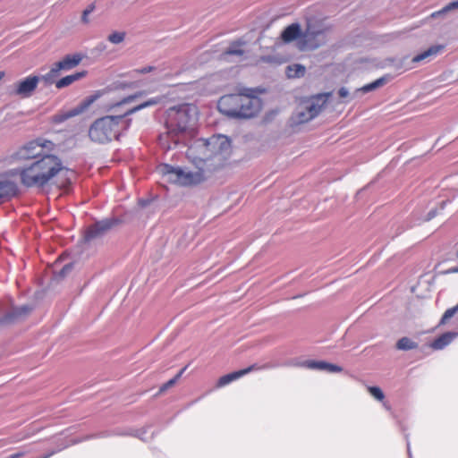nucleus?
<instances>
[{"mask_svg":"<svg viewBox=\"0 0 458 458\" xmlns=\"http://www.w3.org/2000/svg\"><path fill=\"white\" fill-rule=\"evenodd\" d=\"M163 97H155L125 110L121 114H110L97 119L89 129V137L91 141L98 144H106L119 137L126 131L131 124V119L128 116L147 107L159 104Z\"/></svg>","mask_w":458,"mask_h":458,"instance_id":"obj_1","label":"nucleus"},{"mask_svg":"<svg viewBox=\"0 0 458 458\" xmlns=\"http://www.w3.org/2000/svg\"><path fill=\"white\" fill-rule=\"evenodd\" d=\"M196 107L189 104H181L169 107L165 112L166 131L159 135V145L165 150H170L179 144H187L192 129L193 114Z\"/></svg>","mask_w":458,"mask_h":458,"instance_id":"obj_2","label":"nucleus"},{"mask_svg":"<svg viewBox=\"0 0 458 458\" xmlns=\"http://www.w3.org/2000/svg\"><path fill=\"white\" fill-rule=\"evenodd\" d=\"M63 169L64 166L59 157L44 155L21 168L11 170L10 174H19L21 184L27 188H43Z\"/></svg>","mask_w":458,"mask_h":458,"instance_id":"obj_3","label":"nucleus"},{"mask_svg":"<svg viewBox=\"0 0 458 458\" xmlns=\"http://www.w3.org/2000/svg\"><path fill=\"white\" fill-rule=\"evenodd\" d=\"M231 144L224 135H213L208 139H197L186 151L187 157L196 165L203 166L206 170L207 162L214 157H219L230 149Z\"/></svg>","mask_w":458,"mask_h":458,"instance_id":"obj_4","label":"nucleus"},{"mask_svg":"<svg viewBox=\"0 0 458 458\" xmlns=\"http://www.w3.org/2000/svg\"><path fill=\"white\" fill-rule=\"evenodd\" d=\"M261 100L246 94H229L220 98L217 108L220 113L233 119H250L261 110Z\"/></svg>","mask_w":458,"mask_h":458,"instance_id":"obj_5","label":"nucleus"},{"mask_svg":"<svg viewBox=\"0 0 458 458\" xmlns=\"http://www.w3.org/2000/svg\"><path fill=\"white\" fill-rule=\"evenodd\" d=\"M198 171L192 172L187 168L173 166L164 164L160 166V172L170 182L182 186H191L200 183L205 180V171L203 166L197 167Z\"/></svg>","mask_w":458,"mask_h":458,"instance_id":"obj_6","label":"nucleus"},{"mask_svg":"<svg viewBox=\"0 0 458 458\" xmlns=\"http://www.w3.org/2000/svg\"><path fill=\"white\" fill-rule=\"evenodd\" d=\"M331 93L318 94L301 101L293 114L296 123H304L317 117L325 107Z\"/></svg>","mask_w":458,"mask_h":458,"instance_id":"obj_7","label":"nucleus"},{"mask_svg":"<svg viewBox=\"0 0 458 458\" xmlns=\"http://www.w3.org/2000/svg\"><path fill=\"white\" fill-rule=\"evenodd\" d=\"M83 59V55L76 53L65 55L61 61L54 64L50 71L42 78L47 83H52L53 80L58 76L60 71H68L76 67Z\"/></svg>","mask_w":458,"mask_h":458,"instance_id":"obj_8","label":"nucleus"},{"mask_svg":"<svg viewBox=\"0 0 458 458\" xmlns=\"http://www.w3.org/2000/svg\"><path fill=\"white\" fill-rule=\"evenodd\" d=\"M39 77L30 75L23 80L18 81L12 86L10 94L17 96L21 98H28L32 96L33 92L38 87Z\"/></svg>","mask_w":458,"mask_h":458,"instance_id":"obj_9","label":"nucleus"},{"mask_svg":"<svg viewBox=\"0 0 458 458\" xmlns=\"http://www.w3.org/2000/svg\"><path fill=\"white\" fill-rule=\"evenodd\" d=\"M117 222L118 221L116 219L113 218H106L96 222L87 228L84 234V240L89 242L102 238L114 225L117 224Z\"/></svg>","mask_w":458,"mask_h":458,"instance_id":"obj_10","label":"nucleus"},{"mask_svg":"<svg viewBox=\"0 0 458 458\" xmlns=\"http://www.w3.org/2000/svg\"><path fill=\"white\" fill-rule=\"evenodd\" d=\"M32 307L30 305H22L12 307L1 318V325L13 324L24 319L32 311Z\"/></svg>","mask_w":458,"mask_h":458,"instance_id":"obj_11","label":"nucleus"},{"mask_svg":"<svg viewBox=\"0 0 458 458\" xmlns=\"http://www.w3.org/2000/svg\"><path fill=\"white\" fill-rule=\"evenodd\" d=\"M96 99H97L96 96L88 97L76 107H74L69 111L55 114L54 116V122L56 123H61L72 117L81 114L85 110H87L94 103V101Z\"/></svg>","mask_w":458,"mask_h":458,"instance_id":"obj_12","label":"nucleus"},{"mask_svg":"<svg viewBox=\"0 0 458 458\" xmlns=\"http://www.w3.org/2000/svg\"><path fill=\"white\" fill-rule=\"evenodd\" d=\"M44 145L38 140L30 141L21 148H20L14 154V157L17 159H35L42 151Z\"/></svg>","mask_w":458,"mask_h":458,"instance_id":"obj_13","label":"nucleus"},{"mask_svg":"<svg viewBox=\"0 0 458 458\" xmlns=\"http://www.w3.org/2000/svg\"><path fill=\"white\" fill-rule=\"evenodd\" d=\"M19 192L18 185L9 179H0V204L4 203Z\"/></svg>","mask_w":458,"mask_h":458,"instance_id":"obj_14","label":"nucleus"},{"mask_svg":"<svg viewBox=\"0 0 458 458\" xmlns=\"http://www.w3.org/2000/svg\"><path fill=\"white\" fill-rule=\"evenodd\" d=\"M144 95L143 91L137 92L135 94L127 96L122 100L115 103L109 104L106 106L107 112L113 113V114H121L128 108H124V106L133 102L136 98Z\"/></svg>","mask_w":458,"mask_h":458,"instance_id":"obj_15","label":"nucleus"},{"mask_svg":"<svg viewBox=\"0 0 458 458\" xmlns=\"http://www.w3.org/2000/svg\"><path fill=\"white\" fill-rule=\"evenodd\" d=\"M303 366L310 369L324 370L329 373H337L343 370V368L324 360H306Z\"/></svg>","mask_w":458,"mask_h":458,"instance_id":"obj_16","label":"nucleus"},{"mask_svg":"<svg viewBox=\"0 0 458 458\" xmlns=\"http://www.w3.org/2000/svg\"><path fill=\"white\" fill-rule=\"evenodd\" d=\"M260 368L259 367H257L256 365H251L246 369H240L238 371H233L232 373H229V374H226L225 376H222L218 381H217V386L218 387H223L228 384H230L231 382L240 378L241 377L253 371V370H257V369H259Z\"/></svg>","mask_w":458,"mask_h":458,"instance_id":"obj_17","label":"nucleus"},{"mask_svg":"<svg viewBox=\"0 0 458 458\" xmlns=\"http://www.w3.org/2000/svg\"><path fill=\"white\" fill-rule=\"evenodd\" d=\"M457 335V333L446 332L435 339L431 344V347L435 350H442L447 346Z\"/></svg>","mask_w":458,"mask_h":458,"instance_id":"obj_18","label":"nucleus"},{"mask_svg":"<svg viewBox=\"0 0 458 458\" xmlns=\"http://www.w3.org/2000/svg\"><path fill=\"white\" fill-rule=\"evenodd\" d=\"M301 35V26L299 23H292L291 25L287 26L284 31L282 32L281 38L282 39L288 43L291 42L297 38H299Z\"/></svg>","mask_w":458,"mask_h":458,"instance_id":"obj_19","label":"nucleus"},{"mask_svg":"<svg viewBox=\"0 0 458 458\" xmlns=\"http://www.w3.org/2000/svg\"><path fill=\"white\" fill-rule=\"evenodd\" d=\"M85 75H86V72H84V71L83 72H75V73L71 74V75H67L65 77H63L59 81H57L55 82V87L57 89L65 88V87L71 85L72 83H73L74 81L83 78Z\"/></svg>","mask_w":458,"mask_h":458,"instance_id":"obj_20","label":"nucleus"},{"mask_svg":"<svg viewBox=\"0 0 458 458\" xmlns=\"http://www.w3.org/2000/svg\"><path fill=\"white\" fill-rule=\"evenodd\" d=\"M444 47L442 46H433L429 47L428 49L425 50L424 52L415 55L412 58V62L419 63L429 56L436 55L439 53L440 50H442Z\"/></svg>","mask_w":458,"mask_h":458,"instance_id":"obj_21","label":"nucleus"},{"mask_svg":"<svg viewBox=\"0 0 458 458\" xmlns=\"http://www.w3.org/2000/svg\"><path fill=\"white\" fill-rule=\"evenodd\" d=\"M418 343L414 342L409 337H402L396 343V349L401 351H410L418 348Z\"/></svg>","mask_w":458,"mask_h":458,"instance_id":"obj_22","label":"nucleus"},{"mask_svg":"<svg viewBox=\"0 0 458 458\" xmlns=\"http://www.w3.org/2000/svg\"><path fill=\"white\" fill-rule=\"evenodd\" d=\"M305 67L301 64H295L286 68V75L288 78H300L305 74Z\"/></svg>","mask_w":458,"mask_h":458,"instance_id":"obj_23","label":"nucleus"},{"mask_svg":"<svg viewBox=\"0 0 458 458\" xmlns=\"http://www.w3.org/2000/svg\"><path fill=\"white\" fill-rule=\"evenodd\" d=\"M387 81H388L387 77H381L369 84L364 85L359 90L363 93H368L369 91L375 90V89L384 86Z\"/></svg>","mask_w":458,"mask_h":458,"instance_id":"obj_24","label":"nucleus"},{"mask_svg":"<svg viewBox=\"0 0 458 458\" xmlns=\"http://www.w3.org/2000/svg\"><path fill=\"white\" fill-rule=\"evenodd\" d=\"M242 42L232 43L227 49L223 53L224 56L227 55H242L244 51L241 48Z\"/></svg>","mask_w":458,"mask_h":458,"instance_id":"obj_25","label":"nucleus"},{"mask_svg":"<svg viewBox=\"0 0 458 458\" xmlns=\"http://www.w3.org/2000/svg\"><path fill=\"white\" fill-rule=\"evenodd\" d=\"M187 366L182 368L173 378L168 380L166 383L163 384L159 388V393H163L166 391L168 388L174 386L175 383L178 381V379L182 377L183 372L186 370Z\"/></svg>","mask_w":458,"mask_h":458,"instance_id":"obj_26","label":"nucleus"},{"mask_svg":"<svg viewBox=\"0 0 458 458\" xmlns=\"http://www.w3.org/2000/svg\"><path fill=\"white\" fill-rule=\"evenodd\" d=\"M458 10V0L450 2L446 5H445L441 10L435 12L431 14L432 17H437L439 15L445 14L448 12Z\"/></svg>","mask_w":458,"mask_h":458,"instance_id":"obj_27","label":"nucleus"},{"mask_svg":"<svg viewBox=\"0 0 458 458\" xmlns=\"http://www.w3.org/2000/svg\"><path fill=\"white\" fill-rule=\"evenodd\" d=\"M125 33L124 32H113L108 36V40L113 44H119L124 40Z\"/></svg>","mask_w":458,"mask_h":458,"instance_id":"obj_28","label":"nucleus"},{"mask_svg":"<svg viewBox=\"0 0 458 458\" xmlns=\"http://www.w3.org/2000/svg\"><path fill=\"white\" fill-rule=\"evenodd\" d=\"M368 390L370 394L377 401H383L385 398L383 391L378 386H369Z\"/></svg>","mask_w":458,"mask_h":458,"instance_id":"obj_29","label":"nucleus"},{"mask_svg":"<svg viewBox=\"0 0 458 458\" xmlns=\"http://www.w3.org/2000/svg\"><path fill=\"white\" fill-rule=\"evenodd\" d=\"M95 9V5L94 4H90L89 5L84 11H83V13H82V21L83 22H88V15L89 13H91Z\"/></svg>","mask_w":458,"mask_h":458,"instance_id":"obj_30","label":"nucleus"},{"mask_svg":"<svg viewBox=\"0 0 458 458\" xmlns=\"http://www.w3.org/2000/svg\"><path fill=\"white\" fill-rule=\"evenodd\" d=\"M157 69V68L156 66L147 65V66H144V67H142L140 69L136 70V72H139V73L144 74V73H148V72H154Z\"/></svg>","mask_w":458,"mask_h":458,"instance_id":"obj_31","label":"nucleus"},{"mask_svg":"<svg viewBox=\"0 0 458 458\" xmlns=\"http://www.w3.org/2000/svg\"><path fill=\"white\" fill-rule=\"evenodd\" d=\"M73 265L72 263L66 264L60 271V276H64L72 271Z\"/></svg>","mask_w":458,"mask_h":458,"instance_id":"obj_32","label":"nucleus"},{"mask_svg":"<svg viewBox=\"0 0 458 458\" xmlns=\"http://www.w3.org/2000/svg\"><path fill=\"white\" fill-rule=\"evenodd\" d=\"M437 208H433V209H431V210L428 213V215H427V216H426L425 220H426V221H429V220H431L432 218H434V217L437 216Z\"/></svg>","mask_w":458,"mask_h":458,"instance_id":"obj_33","label":"nucleus"},{"mask_svg":"<svg viewBox=\"0 0 458 458\" xmlns=\"http://www.w3.org/2000/svg\"><path fill=\"white\" fill-rule=\"evenodd\" d=\"M338 95H339L340 98H346L349 95V91H348V89L346 88L342 87L338 90Z\"/></svg>","mask_w":458,"mask_h":458,"instance_id":"obj_34","label":"nucleus"},{"mask_svg":"<svg viewBox=\"0 0 458 458\" xmlns=\"http://www.w3.org/2000/svg\"><path fill=\"white\" fill-rule=\"evenodd\" d=\"M25 452H18L15 454H11L8 458H21L25 455Z\"/></svg>","mask_w":458,"mask_h":458,"instance_id":"obj_35","label":"nucleus"},{"mask_svg":"<svg viewBox=\"0 0 458 458\" xmlns=\"http://www.w3.org/2000/svg\"><path fill=\"white\" fill-rule=\"evenodd\" d=\"M56 452H57V451L53 450V451H51V452L47 453V454L43 455V456H42V457H40V458H49V457H51L53 454H55Z\"/></svg>","mask_w":458,"mask_h":458,"instance_id":"obj_36","label":"nucleus"},{"mask_svg":"<svg viewBox=\"0 0 458 458\" xmlns=\"http://www.w3.org/2000/svg\"><path fill=\"white\" fill-rule=\"evenodd\" d=\"M407 452H408L409 457L411 458L410 442L408 440H407Z\"/></svg>","mask_w":458,"mask_h":458,"instance_id":"obj_37","label":"nucleus"},{"mask_svg":"<svg viewBox=\"0 0 458 458\" xmlns=\"http://www.w3.org/2000/svg\"><path fill=\"white\" fill-rule=\"evenodd\" d=\"M446 202H447V201H445V200H444V201H442V202H441V204H440V209H444V208H445V206Z\"/></svg>","mask_w":458,"mask_h":458,"instance_id":"obj_38","label":"nucleus"},{"mask_svg":"<svg viewBox=\"0 0 458 458\" xmlns=\"http://www.w3.org/2000/svg\"><path fill=\"white\" fill-rule=\"evenodd\" d=\"M4 72L0 71V80H2L4 77Z\"/></svg>","mask_w":458,"mask_h":458,"instance_id":"obj_39","label":"nucleus"},{"mask_svg":"<svg viewBox=\"0 0 458 458\" xmlns=\"http://www.w3.org/2000/svg\"><path fill=\"white\" fill-rule=\"evenodd\" d=\"M449 272H458V269L457 268H453V269H450Z\"/></svg>","mask_w":458,"mask_h":458,"instance_id":"obj_40","label":"nucleus"}]
</instances>
